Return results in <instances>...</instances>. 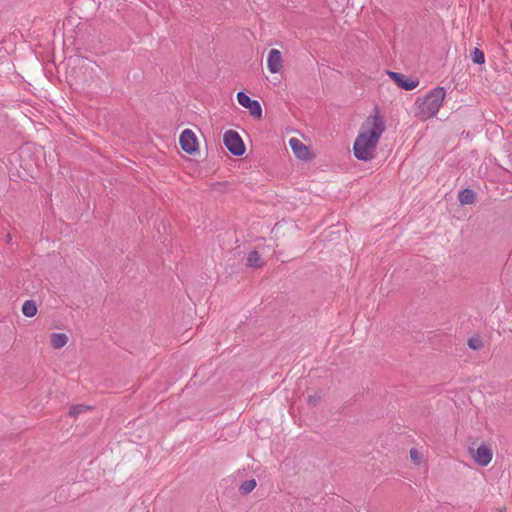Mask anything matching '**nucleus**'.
Masks as SVG:
<instances>
[{
	"label": "nucleus",
	"instance_id": "1",
	"mask_svg": "<svg viewBox=\"0 0 512 512\" xmlns=\"http://www.w3.org/2000/svg\"><path fill=\"white\" fill-rule=\"evenodd\" d=\"M385 128V121L377 110L366 118L353 145L354 156L358 160L369 161L375 157L377 145Z\"/></svg>",
	"mask_w": 512,
	"mask_h": 512
},
{
	"label": "nucleus",
	"instance_id": "2",
	"mask_svg": "<svg viewBox=\"0 0 512 512\" xmlns=\"http://www.w3.org/2000/svg\"><path fill=\"white\" fill-rule=\"evenodd\" d=\"M446 96V90L442 86L432 89L424 98L417 99L415 115L425 121L437 115Z\"/></svg>",
	"mask_w": 512,
	"mask_h": 512
},
{
	"label": "nucleus",
	"instance_id": "3",
	"mask_svg": "<svg viewBox=\"0 0 512 512\" xmlns=\"http://www.w3.org/2000/svg\"><path fill=\"white\" fill-rule=\"evenodd\" d=\"M223 143L227 150L235 156H241L245 153L244 142L239 133L234 130H228L224 133Z\"/></svg>",
	"mask_w": 512,
	"mask_h": 512
},
{
	"label": "nucleus",
	"instance_id": "4",
	"mask_svg": "<svg viewBox=\"0 0 512 512\" xmlns=\"http://www.w3.org/2000/svg\"><path fill=\"white\" fill-rule=\"evenodd\" d=\"M238 103L244 108L248 109L250 114L255 118H261L262 108L257 100L251 99L245 92L240 91L237 93Z\"/></svg>",
	"mask_w": 512,
	"mask_h": 512
},
{
	"label": "nucleus",
	"instance_id": "5",
	"mask_svg": "<svg viewBox=\"0 0 512 512\" xmlns=\"http://www.w3.org/2000/svg\"><path fill=\"white\" fill-rule=\"evenodd\" d=\"M180 146L188 154L194 153L198 148L197 138L191 129H185L180 135Z\"/></svg>",
	"mask_w": 512,
	"mask_h": 512
},
{
	"label": "nucleus",
	"instance_id": "6",
	"mask_svg": "<svg viewBox=\"0 0 512 512\" xmlns=\"http://www.w3.org/2000/svg\"><path fill=\"white\" fill-rule=\"evenodd\" d=\"M388 76L402 89L410 91L419 85L418 79L408 78L399 72L387 71Z\"/></svg>",
	"mask_w": 512,
	"mask_h": 512
},
{
	"label": "nucleus",
	"instance_id": "7",
	"mask_svg": "<svg viewBox=\"0 0 512 512\" xmlns=\"http://www.w3.org/2000/svg\"><path fill=\"white\" fill-rule=\"evenodd\" d=\"M473 458L480 466H487L492 460V451L486 445H480L474 452Z\"/></svg>",
	"mask_w": 512,
	"mask_h": 512
},
{
	"label": "nucleus",
	"instance_id": "8",
	"mask_svg": "<svg viewBox=\"0 0 512 512\" xmlns=\"http://www.w3.org/2000/svg\"><path fill=\"white\" fill-rule=\"evenodd\" d=\"M268 70L272 73H278L282 68L281 52L277 49H271L267 58Z\"/></svg>",
	"mask_w": 512,
	"mask_h": 512
},
{
	"label": "nucleus",
	"instance_id": "9",
	"mask_svg": "<svg viewBox=\"0 0 512 512\" xmlns=\"http://www.w3.org/2000/svg\"><path fill=\"white\" fill-rule=\"evenodd\" d=\"M289 145L297 158L302 160H306L308 158V148L298 138H291L289 140Z\"/></svg>",
	"mask_w": 512,
	"mask_h": 512
},
{
	"label": "nucleus",
	"instance_id": "10",
	"mask_svg": "<svg viewBox=\"0 0 512 512\" xmlns=\"http://www.w3.org/2000/svg\"><path fill=\"white\" fill-rule=\"evenodd\" d=\"M458 200L462 205L473 204L476 200V193L469 188L463 189L459 192Z\"/></svg>",
	"mask_w": 512,
	"mask_h": 512
},
{
	"label": "nucleus",
	"instance_id": "11",
	"mask_svg": "<svg viewBox=\"0 0 512 512\" xmlns=\"http://www.w3.org/2000/svg\"><path fill=\"white\" fill-rule=\"evenodd\" d=\"M50 340H51V345L55 349H60L67 344L68 337L65 333H52Z\"/></svg>",
	"mask_w": 512,
	"mask_h": 512
},
{
	"label": "nucleus",
	"instance_id": "12",
	"mask_svg": "<svg viewBox=\"0 0 512 512\" xmlns=\"http://www.w3.org/2000/svg\"><path fill=\"white\" fill-rule=\"evenodd\" d=\"M22 313L26 317H33L37 313V306L34 301L27 300L22 305Z\"/></svg>",
	"mask_w": 512,
	"mask_h": 512
},
{
	"label": "nucleus",
	"instance_id": "13",
	"mask_svg": "<svg viewBox=\"0 0 512 512\" xmlns=\"http://www.w3.org/2000/svg\"><path fill=\"white\" fill-rule=\"evenodd\" d=\"M247 265L249 267L257 268L262 265L260 255L257 251H251L247 258Z\"/></svg>",
	"mask_w": 512,
	"mask_h": 512
},
{
	"label": "nucleus",
	"instance_id": "14",
	"mask_svg": "<svg viewBox=\"0 0 512 512\" xmlns=\"http://www.w3.org/2000/svg\"><path fill=\"white\" fill-rule=\"evenodd\" d=\"M255 487H256V480L249 479V480L244 481L240 485L239 491L241 494L246 495V494H249L250 492H252Z\"/></svg>",
	"mask_w": 512,
	"mask_h": 512
},
{
	"label": "nucleus",
	"instance_id": "15",
	"mask_svg": "<svg viewBox=\"0 0 512 512\" xmlns=\"http://www.w3.org/2000/svg\"><path fill=\"white\" fill-rule=\"evenodd\" d=\"M471 58L475 64L481 65L485 62V55L479 48H474L473 52L471 53Z\"/></svg>",
	"mask_w": 512,
	"mask_h": 512
},
{
	"label": "nucleus",
	"instance_id": "16",
	"mask_svg": "<svg viewBox=\"0 0 512 512\" xmlns=\"http://www.w3.org/2000/svg\"><path fill=\"white\" fill-rule=\"evenodd\" d=\"M88 409H90V407L83 404L74 405L70 408L69 415L72 417H76Z\"/></svg>",
	"mask_w": 512,
	"mask_h": 512
},
{
	"label": "nucleus",
	"instance_id": "17",
	"mask_svg": "<svg viewBox=\"0 0 512 512\" xmlns=\"http://www.w3.org/2000/svg\"><path fill=\"white\" fill-rule=\"evenodd\" d=\"M468 345L470 348L474 349V350H477L481 347V342L480 340L478 339H469L468 340Z\"/></svg>",
	"mask_w": 512,
	"mask_h": 512
},
{
	"label": "nucleus",
	"instance_id": "18",
	"mask_svg": "<svg viewBox=\"0 0 512 512\" xmlns=\"http://www.w3.org/2000/svg\"><path fill=\"white\" fill-rule=\"evenodd\" d=\"M410 456L415 462L419 460L418 452L415 449L410 450Z\"/></svg>",
	"mask_w": 512,
	"mask_h": 512
},
{
	"label": "nucleus",
	"instance_id": "19",
	"mask_svg": "<svg viewBox=\"0 0 512 512\" xmlns=\"http://www.w3.org/2000/svg\"><path fill=\"white\" fill-rule=\"evenodd\" d=\"M308 400H309L310 403L315 404L318 401V397H316V396H309Z\"/></svg>",
	"mask_w": 512,
	"mask_h": 512
}]
</instances>
